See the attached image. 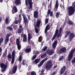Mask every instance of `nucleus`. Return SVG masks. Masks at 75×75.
<instances>
[{"mask_svg":"<svg viewBox=\"0 0 75 75\" xmlns=\"http://www.w3.org/2000/svg\"><path fill=\"white\" fill-rule=\"evenodd\" d=\"M48 23V19L47 18L45 20V23H46V24H47Z\"/></svg>","mask_w":75,"mask_h":75,"instance_id":"nucleus-49","label":"nucleus"},{"mask_svg":"<svg viewBox=\"0 0 75 75\" xmlns=\"http://www.w3.org/2000/svg\"><path fill=\"white\" fill-rule=\"evenodd\" d=\"M64 59V56H62L59 59V60L61 61L62 59Z\"/></svg>","mask_w":75,"mask_h":75,"instance_id":"nucleus-48","label":"nucleus"},{"mask_svg":"<svg viewBox=\"0 0 75 75\" xmlns=\"http://www.w3.org/2000/svg\"><path fill=\"white\" fill-rule=\"evenodd\" d=\"M27 16L28 17V19L29 20H31V18H30V15L29 14H28V16L27 15Z\"/></svg>","mask_w":75,"mask_h":75,"instance_id":"nucleus-51","label":"nucleus"},{"mask_svg":"<svg viewBox=\"0 0 75 75\" xmlns=\"http://www.w3.org/2000/svg\"><path fill=\"white\" fill-rule=\"evenodd\" d=\"M34 17L36 18H38V12L35 11L34 13Z\"/></svg>","mask_w":75,"mask_h":75,"instance_id":"nucleus-19","label":"nucleus"},{"mask_svg":"<svg viewBox=\"0 0 75 75\" xmlns=\"http://www.w3.org/2000/svg\"><path fill=\"white\" fill-rule=\"evenodd\" d=\"M41 38H42V36H40V37H39L38 38V41H39V42H41V41H42V40H41Z\"/></svg>","mask_w":75,"mask_h":75,"instance_id":"nucleus-46","label":"nucleus"},{"mask_svg":"<svg viewBox=\"0 0 75 75\" xmlns=\"http://www.w3.org/2000/svg\"><path fill=\"white\" fill-rule=\"evenodd\" d=\"M57 65H55L54 66V68H57Z\"/></svg>","mask_w":75,"mask_h":75,"instance_id":"nucleus-58","label":"nucleus"},{"mask_svg":"<svg viewBox=\"0 0 75 75\" xmlns=\"http://www.w3.org/2000/svg\"><path fill=\"white\" fill-rule=\"evenodd\" d=\"M23 26H22V25H21V24H20L19 25V28H23V27H22Z\"/></svg>","mask_w":75,"mask_h":75,"instance_id":"nucleus-54","label":"nucleus"},{"mask_svg":"<svg viewBox=\"0 0 75 75\" xmlns=\"http://www.w3.org/2000/svg\"><path fill=\"white\" fill-rule=\"evenodd\" d=\"M18 12V9L16 6H14L13 7V8L12 10V12L13 14H14L16 13H17Z\"/></svg>","mask_w":75,"mask_h":75,"instance_id":"nucleus-16","label":"nucleus"},{"mask_svg":"<svg viewBox=\"0 0 75 75\" xmlns=\"http://www.w3.org/2000/svg\"><path fill=\"white\" fill-rule=\"evenodd\" d=\"M2 52V48L1 47H0V53L1 52Z\"/></svg>","mask_w":75,"mask_h":75,"instance_id":"nucleus-56","label":"nucleus"},{"mask_svg":"<svg viewBox=\"0 0 75 75\" xmlns=\"http://www.w3.org/2000/svg\"><path fill=\"white\" fill-rule=\"evenodd\" d=\"M55 16L56 18H58V17H59V14L58 12H57V13H56Z\"/></svg>","mask_w":75,"mask_h":75,"instance_id":"nucleus-39","label":"nucleus"},{"mask_svg":"<svg viewBox=\"0 0 75 75\" xmlns=\"http://www.w3.org/2000/svg\"><path fill=\"white\" fill-rule=\"evenodd\" d=\"M7 29L9 30L10 31H12L13 30V28L12 27H10L9 26L6 28Z\"/></svg>","mask_w":75,"mask_h":75,"instance_id":"nucleus-35","label":"nucleus"},{"mask_svg":"<svg viewBox=\"0 0 75 75\" xmlns=\"http://www.w3.org/2000/svg\"><path fill=\"white\" fill-rule=\"evenodd\" d=\"M2 21V18L0 17V22Z\"/></svg>","mask_w":75,"mask_h":75,"instance_id":"nucleus-60","label":"nucleus"},{"mask_svg":"<svg viewBox=\"0 0 75 75\" xmlns=\"http://www.w3.org/2000/svg\"><path fill=\"white\" fill-rule=\"evenodd\" d=\"M68 14L69 16H72L75 13V9L72 6L69 7L68 8Z\"/></svg>","mask_w":75,"mask_h":75,"instance_id":"nucleus-8","label":"nucleus"},{"mask_svg":"<svg viewBox=\"0 0 75 75\" xmlns=\"http://www.w3.org/2000/svg\"><path fill=\"white\" fill-rule=\"evenodd\" d=\"M11 35V34H8L6 36L4 41V44L5 45L7 44L8 42L9 41V37H10Z\"/></svg>","mask_w":75,"mask_h":75,"instance_id":"nucleus-10","label":"nucleus"},{"mask_svg":"<svg viewBox=\"0 0 75 75\" xmlns=\"http://www.w3.org/2000/svg\"><path fill=\"white\" fill-rule=\"evenodd\" d=\"M1 68L2 69L1 70V71L2 72L5 71L6 69V68H7V66L4 63H2L0 64Z\"/></svg>","mask_w":75,"mask_h":75,"instance_id":"nucleus-11","label":"nucleus"},{"mask_svg":"<svg viewBox=\"0 0 75 75\" xmlns=\"http://www.w3.org/2000/svg\"><path fill=\"white\" fill-rule=\"evenodd\" d=\"M23 21H24V23L25 25H26V24H27V23H28V19H27V18H26L23 19Z\"/></svg>","mask_w":75,"mask_h":75,"instance_id":"nucleus-32","label":"nucleus"},{"mask_svg":"<svg viewBox=\"0 0 75 75\" xmlns=\"http://www.w3.org/2000/svg\"><path fill=\"white\" fill-rule=\"evenodd\" d=\"M18 61H19V62H21V61H22V57H21V55H20L18 59Z\"/></svg>","mask_w":75,"mask_h":75,"instance_id":"nucleus-41","label":"nucleus"},{"mask_svg":"<svg viewBox=\"0 0 75 75\" xmlns=\"http://www.w3.org/2000/svg\"><path fill=\"white\" fill-rule=\"evenodd\" d=\"M45 42L44 41H43V42H41V45H42H42H43V44H44V43Z\"/></svg>","mask_w":75,"mask_h":75,"instance_id":"nucleus-57","label":"nucleus"},{"mask_svg":"<svg viewBox=\"0 0 75 75\" xmlns=\"http://www.w3.org/2000/svg\"><path fill=\"white\" fill-rule=\"evenodd\" d=\"M21 14H19V16L18 17L19 18L18 20H19V21H21V20H22V18H21Z\"/></svg>","mask_w":75,"mask_h":75,"instance_id":"nucleus-42","label":"nucleus"},{"mask_svg":"<svg viewBox=\"0 0 75 75\" xmlns=\"http://www.w3.org/2000/svg\"><path fill=\"white\" fill-rule=\"evenodd\" d=\"M58 6H59V4H58V0H57L56 1V4L55 5V9L57 10L58 8Z\"/></svg>","mask_w":75,"mask_h":75,"instance_id":"nucleus-24","label":"nucleus"},{"mask_svg":"<svg viewBox=\"0 0 75 75\" xmlns=\"http://www.w3.org/2000/svg\"><path fill=\"white\" fill-rule=\"evenodd\" d=\"M50 14V17H52L53 16V11H51L50 9L48 10V11L47 12V16H49Z\"/></svg>","mask_w":75,"mask_h":75,"instance_id":"nucleus-17","label":"nucleus"},{"mask_svg":"<svg viewBox=\"0 0 75 75\" xmlns=\"http://www.w3.org/2000/svg\"><path fill=\"white\" fill-rule=\"evenodd\" d=\"M45 29L48 30H50V25L47 24L46 27Z\"/></svg>","mask_w":75,"mask_h":75,"instance_id":"nucleus-33","label":"nucleus"},{"mask_svg":"<svg viewBox=\"0 0 75 75\" xmlns=\"http://www.w3.org/2000/svg\"><path fill=\"white\" fill-rule=\"evenodd\" d=\"M21 37H23L22 41L23 42H27V36L25 34H22L21 35Z\"/></svg>","mask_w":75,"mask_h":75,"instance_id":"nucleus-14","label":"nucleus"},{"mask_svg":"<svg viewBox=\"0 0 75 75\" xmlns=\"http://www.w3.org/2000/svg\"><path fill=\"white\" fill-rule=\"evenodd\" d=\"M31 75H36V73L35 72V71H32L31 73Z\"/></svg>","mask_w":75,"mask_h":75,"instance_id":"nucleus-45","label":"nucleus"},{"mask_svg":"<svg viewBox=\"0 0 75 75\" xmlns=\"http://www.w3.org/2000/svg\"><path fill=\"white\" fill-rule=\"evenodd\" d=\"M40 59H36L34 61H33L36 64L39 63L40 61Z\"/></svg>","mask_w":75,"mask_h":75,"instance_id":"nucleus-27","label":"nucleus"},{"mask_svg":"<svg viewBox=\"0 0 75 75\" xmlns=\"http://www.w3.org/2000/svg\"><path fill=\"white\" fill-rule=\"evenodd\" d=\"M55 52L53 50H48L47 51V53L50 55H52L53 54H54Z\"/></svg>","mask_w":75,"mask_h":75,"instance_id":"nucleus-18","label":"nucleus"},{"mask_svg":"<svg viewBox=\"0 0 75 75\" xmlns=\"http://www.w3.org/2000/svg\"><path fill=\"white\" fill-rule=\"evenodd\" d=\"M67 23L69 24V25H72L74 24V23L72 22L70 20H69L67 21Z\"/></svg>","mask_w":75,"mask_h":75,"instance_id":"nucleus-29","label":"nucleus"},{"mask_svg":"<svg viewBox=\"0 0 75 75\" xmlns=\"http://www.w3.org/2000/svg\"><path fill=\"white\" fill-rule=\"evenodd\" d=\"M52 66H53V65H52V61H50L46 63L45 68L46 69V71L50 70L52 68Z\"/></svg>","mask_w":75,"mask_h":75,"instance_id":"nucleus-7","label":"nucleus"},{"mask_svg":"<svg viewBox=\"0 0 75 75\" xmlns=\"http://www.w3.org/2000/svg\"><path fill=\"white\" fill-rule=\"evenodd\" d=\"M9 17H6L5 21L6 24H8V21H9Z\"/></svg>","mask_w":75,"mask_h":75,"instance_id":"nucleus-30","label":"nucleus"},{"mask_svg":"<svg viewBox=\"0 0 75 75\" xmlns=\"http://www.w3.org/2000/svg\"><path fill=\"white\" fill-rule=\"evenodd\" d=\"M66 70L67 67L65 66H64L61 68L60 70L59 71V72L60 74H63Z\"/></svg>","mask_w":75,"mask_h":75,"instance_id":"nucleus-12","label":"nucleus"},{"mask_svg":"<svg viewBox=\"0 0 75 75\" xmlns=\"http://www.w3.org/2000/svg\"><path fill=\"white\" fill-rule=\"evenodd\" d=\"M7 49H6L5 52L3 54V57H6V55H7Z\"/></svg>","mask_w":75,"mask_h":75,"instance_id":"nucleus-31","label":"nucleus"},{"mask_svg":"<svg viewBox=\"0 0 75 75\" xmlns=\"http://www.w3.org/2000/svg\"><path fill=\"white\" fill-rule=\"evenodd\" d=\"M18 68V66H16L13 67V69L12 70V72L13 74H15Z\"/></svg>","mask_w":75,"mask_h":75,"instance_id":"nucleus-21","label":"nucleus"},{"mask_svg":"<svg viewBox=\"0 0 75 75\" xmlns=\"http://www.w3.org/2000/svg\"><path fill=\"white\" fill-rule=\"evenodd\" d=\"M7 58L9 61H10V60L12 58L11 63L12 64H14V59H15V50H14L12 52V56L11 53H10L7 56Z\"/></svg>","mask_w":75,"mask_h":75,"instance_id":"nucleus-4","label":"nucleus"},{"mask_svg":"<svg viewBox=\"0 0 75 75\" xmlns=\"http://www.w3.org/2000/svg\"><path fill=\"white\" fill-rule=\"evenodd\" d=\"M33 38V36H31V35L30 34V33H29L28 34V44L30 43V40L31 38Z\"/></svg>","mask_w":75,"mask_h":75,"instance_id":"nucleus-22","label":"nucleus"},{"mask_svg":"<svg viewBox=\"0 0 75 75\" xmlns=\"http://www.w3.org/2000/svg\"><path fill=\"white\" fill-rule=\"evenodd\" d=\"M40 24L41 21L40 20H38L37 21L36 25L35 26V27H37L38 28H39L40 27Z\"/></svg>","mask_w":75,"mask_h":75,"instance_id":"nucleus-23","label":"nucleus"},{"mask_svg":"<svg viewBox=\"0 0 75 75\" xmlns=\"http://www.w3.org/2000/svg\"><path fill=\"white\" fill-rule=\"evenodd\" d=\"M22 64L23 65H25V64H26V62H25V60H23L22 61Z\"/></svg>","mask_w":75,"mask_h":75,"instance_id":"nucleus-47","label":"nucleus"},{"mask_svg":"<svg viewBox=\"0 0 75 75\" xmlns=\"http://www.w3.org/2000/svg\"><path fill=\"white\" fill-rule=\"evenodd\" d=\"M59 33L58 29L57 28L56 29L55 31V33L53 36L52 38L51 39L52 41H54L55 39L57 37V38H58L59 37H61V33H62V27H61L59 30Z\"/></svg>","mask_w":75,"mask_h":75,"instance_id":"nucleus-2","label":"nucleus"},{"mask_svg":"<svg viewBox=\"0 0 75 75\" xmlns=\"http://www.w3.org/2000/svg\"><path fill=\"white\" fill-rule=\"evenodd\" d=\"M37 54H39V51H37L36 52V53H35V55H36Z\"/></svg>","mask_w":75,"mask_h":75,"instance_id":"nucleus-55","label":"nucleus"},{"mask_svg":"<svg viewBox=\"0 0 75 75\" xmlns=\"http://www.w3.org/2000/svg\"><path fill=\"white\" fill-rule=\"evenodd\" d=\"M3 0H0V2H1V3H3Z\"/></svg>","mask_w":75,"mask_h":75,"instance_id":"nucleus-64","label":"nucleus"},{"mask_svg":"<svg viewBox=\"0 0 75 75\" xmlns=\"http://www.w3.org/2000/svg\"><path fill=\"white\" fill-rule=\"evenodd\" d=\"M15 3L16 4L17 6L18 5H20V0H15Z\"/></svg>","mask_w":75,"mask_h":75,"instance_id":"nucleus-25","label":"nucleus"},{"mask_svg":"<svg viewBox=\"0 0 75 75\" xmlns=\"http://www.w3.org/2000/svg\"><path fill=\"white\" fill-rule=\"evenodd\" d=\"M22 16L23 17V20L27 18H26V16L25 15V14L24 13L23 14Z\"/></svg>","mask_w":75,"mask_h":75,"instance_id":"nucleus-44","label":"nucleus"},{"mask_svg":"<svg viewBox=\"0 0 75 75\" xmlns=\"http://www.w3.org/2000/svg\"><path fill=\"white\" fill-rule=\"evenodd\" d=\"M16 43L17 45L18 49V50H20V49L21 48V45L20 42V39L17 38L16 39Z\"/></svg>","mask_w":75,"mask_h":75,"instance_id":"nucleus-9","label":"nucleus"},{"mask_svg":"<svg viewBox=\"0 0 75 75\" xmlns=\"http://www.w3.org/2000/svg\"><path fill=\"white\" fill-rule=\"evenodd\" d=\"M57 57V54H54V55L53 56V57L54 58H55V57Z\"/></svg>","mask_w":75,"mask_h":75,"instance_id":"nucleus-62","label":"nucleus"},{"mask_svg":"<svg viewBox=\"0 0 75 75\" xmlns=\"http://www.w3.org/2000/svg\"><path fill=\"white\" fill-rule=\"evenodd\" d=\"M35 32L37 34L38 33V29L36 27H35Z\"/></svg>","mask_w":75,"mask_h":75,"instance_id":"nucleus-43","label":"nucleus"},{"mask_svg":"<svg viewBox=\"0 0 75 75\" xmlns=\"http://www.w3.org/2000/svg\"><path fill=\"white\" fill-rule=\"evenodd\" d=\"M57 44H58V41L56 40L54 41L52 45V46L53 48H56V46H57Z\"/></svg>","mask_w":75,"mask_h":75,"instance_id":"nucleus-20","label":"nucleus"},{"mask_svg":"<svg viewBox=\"0 0 75 75\" xmlns=\"http://www.w3.org/2000/svg\"><path fill=\"white\" fill-rule=\"evenodd\" d=\"M72 63H75V57H74V59L72 60Z\"/></svg>","mask_w":75,"mask_h":75,"instance_id":"nucleus-52","label":"nucleus"},{"mask_svg":"<svg viewBox=\"0 0 75 75\" xmlns=\"http://www.w3.org/2000/svg\"><path fill=\"white\" fill-rule=\"evenodd\" d=\"M47 48H48V47L47 46H45L42 49V51H45Z\"/></svg>","mask_w":75,"mask_h":75,"instance_id":"nucleus-38","label":"nucleus"},{"mask_svg":"<svg viewBox=\"0 0 75 75\" xmlns=\"http://www.w3.org/2000/svg\"><path fill=\"white\" fill-rule=\"evenodd\" d=\"M44 70L42 69L41 71V74H40L41 75H43L44 74Z\"/></svg>","mask_w":75,"mask_h":75,"instance_id":"nucleus-50","label":"nucleus"},{"mask_svg":"<svg viewBox=\"0 0 75 75\" xmlns=\"http://www.w3.org/2000/svg\"><path fill=\"white\" fill-rule=\"evenodd\" d=\"M47 31L48 29H47L45 28V33H47Z\"/></svg>","mask_w":75,"mask_h":75,"instance_id":"nucleus-53","label":"nucleus"},{"mask_svg":"<svg viewBox=\"0 0 75 75\" xmlns=\"http://www.w3.org/2000/svg\"><path fill=\"white\" fill-rule=\"evenodd\" d=\"M23 30L24 29L23 28H19L17 31V33H18L19 34H20L21 33L22 31H23Z\"/></svg>","mask_w":75,"mask_h":75,"instance_id":"nucleus-26","label":"nucleus"},{"mask_svg":"<svg viewBox=\"0 0 75 75\" xmlns=\"http://www.w3.org/2000/svg\"><path fill=\"white\" fill-rule=\"evenodd\" d=\"M3 41H4L3 38H2L0 39V47L1 46V43L3 42Z\"/></svg>","mask_w":75,"mask_h":75,"instance_id":"nucleus-37","label":"nucleus"},{"mask_svg":"<svg viewBox=\"0 0 75 75\" xmlns=\"http://www.w3.org/2000/svg\"><path fill=\"white\" fill-rule=\"evenodd\" d=\"M25 1L26 6L28 7V4L29 6V7L27 8L28 9V11H31L33 8V4L32 0H25Z\"/></svg>","mask_w":75,"mask_h":75,"instance_id":"nucleus-3","label":"nucleus"},{"mask_svg":"<svg viewBox=\"0 0 75 75\" xmlns=\"http://www.w3.org/2000/svg\"><path fill=\"white\" fill-rule=\"evenodd\" d=\"M63 6L62 5V4H60V7L61 8H62Z\"/></svg>","mask_w":75,"mask_h":75,"instance_id":"nucleus-59","label":"nucleus"},{"mask_svg":"<svg viewBox=\"0 0 75 75\" xmlns=\"http://www.w3.org/2000/svg\"><path fill=\"white\" fill-rule=\"evenodd\" d=\"M69 36V39L70 41H72V40L75 37V34L73 33H71L70 31H67L65 33V35L64 37L65 38H67L68 36Z\"/></svg>","mask_w":75,"mask_h":75,"instance_id":"nucleus-5","label":"nucleus"},{"mask_svg":"<svg viewBox=\"0 0 75 75\" xmlns=\"http://www.w3.org/2000/svg\"><path fill=\"white\" fill-rule=\"evenodd\" d=\"M67 52V49L66 47H62L59 50V54H62V53H64Z\"/></svg>","mask_w":75,"mask_h":75,"instance_id":"nucleus-13","label":"nucleus"},{"mask_svg":"<svg viewBox=\"0 0 75 75\" xmlns=\"http://www.w3.org/2000/svg\"><path fill=\"white\" fill-rule=\"evenodd\" d=\"M55 72H53L52 74V75H55Z\"/></svg>","mask_w":75,"mask_h":75,"instance_id":"nucleus-61","label":"nucleus"},{"mask_svg":"<svg viewBox=\"0 0 75 75\" xmlns=\"http://www.w3.org/2000/svg\"><path fill=\"white\" fill-rule=\"evenodd\" d=\"M18 21L19 23H20V22H21V21H19V20L18 19V20H17L16 21V20H15L14 23H15V24H17L18 23Z\"/></svg>","mask_w":75,"mask_h":75,"instance_id":"nucleus-40","label":"nucleus"},{"mask_svg":"<svg viewBox=\"0 0 75 75\" xmlns=\"http://www.w3.org/2000/svg\"><path fill=\"white\" fill-rule=\"evenodd\" d=\"M75 51V49L74 48L72 50H71V51L70 52L69 54V55L68 56V58L67 59V61H69V62H70L71 59H72V58H73L74 53Z\"/></svg>","mask_w":75,"mask_h":75,"instance_id":"nucleus-6","label":"nucleus"},{"mask_svg":"<svg viewBox=\"0 0 75 75\" xmlns=\"http://www.w3.org/2000/svg\"><path fill=\"white\" fill-rule=\"evenodd\" d=\"M48 59V58L46 57L45 59H43V60H42L40 63L38 64V67H41L42 65H43V64L47 61V60Z\"/></svg>","mask_w":75,"mask_h":75,"instance_id":"nucleus-15","label":"nucleus"},{"mask_svg":"<svg viewBox=\"0 0 75 75\" xmlns=\"http://www.w3.org/2000/svg\"><path fill=\"white\" fill-rule=\"evenodd\" d=\"M42 6H45V2H44V1H43V3H42Z\"/></svg>","mask_w":75,"mask_h":75,"instance_id":"nucleus-63","label":"nucleus"},{"mask_svg":"<svg viewBox=\"0 0 75 75\" xmlns=\"http://www.w3.org/2000/svg\"><path fill=\"white\" fill-rule=\"evenodd\" d=\"M47 55V54L46 53H45L41 55V58H45L46 57V55Z\"/></svg>","mask_w":75,"mask_h":75,"instance_id":"nucleus-34","label":"nucleus"},{"mask_svg":"<svg viewBox=\"0 0 75 75\" xmlns=\"http://www.w3.org/2000/svg\"><path fill=\"white\" fill-rule=\"evenodd\" d=\"M30 51H31V49L29 48L28 49H26L25 51L26 53H28V52H30Z\"/></svg>","mask_w":75,"mask_h":75,"instance_id":"nucleus-28","label":"nucleus"},{"mask_svg":"<svg viewBox=\"0 0 75 75\" xmlns=\"http://www.w3.org/2000/svg\"><path fill=\"white\" fill-rule=\"evenodd\" d=\"M59 33L58 29L57 28L56 29L55 31V33L53 36L52 38L51 39L52 41H54L55 39L57 37V38H58L59 37H61V33H62V27H61L59 30Z\"/></svg>","mask_w":75,"mask_h":75,"instance_id":"nucleus-1","label":"nucleus"},{"mask_svg":"<svg viewBox=\"0 0 75 75\" xmlns=\"http://www.w3.org/2000/svg\"><path fill=\"white\" fill-rule=\"evenodd\" d=\"M36 57H37V55H35L33 56V57H32L31 59L32 61H33V60H34L35 58H36Z\"/></svg>","mask_w":75,"mask_h":75,"instance_id":"nucleus-36","label":"nucleus"}]
</instances>
